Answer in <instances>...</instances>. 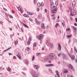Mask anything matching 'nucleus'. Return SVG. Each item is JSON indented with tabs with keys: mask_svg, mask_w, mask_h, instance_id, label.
I'll list each match as a JSON object with an SVG mask.
<instances>
[{
	"mask_svg": "<svg viewBox=\"0 0 77 77\" xmlns=\"http://www.w3.org/2000/svg\"><path fill=\"white\" fill-rule=\"evenodd\" d=\"M54 54L53 53H51L49 54L48 57H50V59L52 60L54 57Z\"/></svg>",
	"mask_w": 77,
	"mask_h": 77,
	"instance_id": "nucleus-1",
	"label": "nucleus"
},
{
	"mask_svg": "<svg viewBox=\"0 0 77 77\" xmlns=\"http://www.w3.org/2000/svg\"><path fill=\"white\" fill-rule=\"evenodd\" d=\"M60 7L61 8H62V4H60Z\"/></svg>",
	"mask_w": 77,
	"mask_h": 77,
	"instance_id": "nucleus-49",
	"label": "nucleus"
},
{
	"mask_svg": "<svg viewBox=\"0 0 77 77\" xmlns=\"http://www.w3.org/2000/svg\"><path fill=\"white\" fill-rule=\"evenodd\" d=\"M74 25H75V26H77V23H74Z\"/></svg>",
	"mask_w": 77,
	"mask_h": 77,
	"instance_id": "nucleus-58",
	"label": "nucleus"
},
{
	"mask_svg": "<svg viewBox=\"0 0 77 77\" xmlns=\"http://www.w3.org/2000/svg\"><path fill=\"white\" fill-rule=\"evenodd\" d=\"M55 17H53V20H55Z\"/></svg>",
	"mask_w": 77,
	"mask_h": 77,
	"instance_id": "nucleus-55",
	"label": "nucleus"
},
{
	"mask_svg": "<svg viewBox=\"0 0 77 77\" xmlns=\"http://www.w3.org/2000/svg\"><path fill=\"white\" fill-rule=\"evenodd\" d=\"M62 24L63 27H64L65 26L64 25V23H63V22H62Z\"/></svg>",
	"mask_w": 77,
	"mask_h": 77,
	"instance_id": "nucleus-42",
	"label": "nucleus"
},
{
	"mask_svg": "<svg viewBox=\"0 0 77 77\" xmlns=\"http://www.w3.org/2000/svg\"><path fill=\"white\" fill-rule=\"evenodd\" d=\"M37 5L39 7H40L41 6V4H40V3H38L37 4Z\"/></svg>",
	"mask_w": 77,
	"mask_h": 77,
	"instance_id": "nucleus-30",
	"label": "nucleus"
},
{
	"mask_svg": "<svg viewBox=\"0 0 77 77\" xmlns=\"http://www.w3.org/2000/svg\"><path fill=\"white\" fill-rule=\"evenodd\" d=\"M17 56L20 59H21V55L20 54V53H18L17 54Z\"/></svg>",
	"mask_w": 77,
	"mask_h": 77,
	"instance_id": "nucleus-10",
	"label": "nucleus"
},
{
	"mask_svg": "<svg viewBox=\"0 0 77 77\" xmlns=\"http://www.w3.org/2000/svg\"><path fill=\"white\" fill-rule=\"evenodd\" d=\"M75 20L76 22H77V18H75Z\"/></svg>",
	"mask_w": 77,
	"mask_h": 77,
	"instance_id": "nucleus-51",
	"label": "nucleus"
},
{
	"mask_svg": "<svg viewBox=\"0 0 77 77\" xmlns=\"http://www.w3.org/2000/svg\"><path fill=\"white\" fill-rule=\"evenodd\" d=\"M48 60V58H45L44 59V60Z\"/></svg>",
	"mask_w": 77,
	"mask_h": 77,
	"instance_id": "nucleus-40",
	"label": "nucleus"
},
{
	"mask_svg": "<svg viewBox=\"0 0 77 77\" xmlns=\"http://www.w3.org/2000/svg\"><path fill=\"white\" fill-rule=\"evenodd\" d=\"M58 49L59 50V51H61V46L60 45V44L58 43Z\"/></svg>",
	"mask_w": 77,
	"mask_h": 77,
	"instance_id": "nucleus-7",
	"label": "nucleus"
},
{
	"mask_svg": "<svg viewBox=\"0 0 77 77\" xmlns=\"http://www.w3.org/2000/svg\"><path fill=\"white\" fill-rule=\"evenodd\" d=\"M35 22H36V23H37V24H39V22H38L37 21H35Z\"/></svg>",
	"mask_w": 77,
	"mask_h": 77,
	"instance_id": "nucleus-44",
	"label": "nucleus"
},
{
	"mask_svg": "<svg viewBox=\"0 0 77 77\" xmlns=\"http://www.w3.org/2000/svg\"><path fill=\"white\" fill-rule=\"evenodd\" d=\"M51 16H52V17H53L54 16V14L51 15Z\"/></svg>",
	"mask_w": 77,
	"mask_h": 77,
	"instance_id": "nucleus-61",
	"label": "nucleus"
},
{
	"mask_svg": "<svg viewBox=\"0 0 77 77\" xmlns=\"http://www.w3.org/2000/svg\"><path fill=\"white\" fill-rule=\"evenodd\" d=\"M23 26H24L25 27H27V28H29V27L28 26H27V25H26V24H23Z\"/></svg>",
	"mask_w": 77,
	"mask_h": 77,
	"instance_id": "nucleus-24",
	"label": "nucleus"
},
{
	"mask_svg": "<svg viewBox=\"0 0 77 77\" xmlns=\"http://www.w3.org/2000/svg\"><path fill=\"white\" fill-rule=\"evenodd\" d=\"M75 1H73L72 3V8H74V7H75Z\"/></svg>",
	"mask_w": 77,
	"mask_h": 77,
	"instance_id": "nucleus-8",
	"label": "nucleus"
},
{
	"mask_svg": "<svg viewBox=\"0 0 77 77\" xmlns=\"http://www.w3.org/2000/svg\"><path fill=\"white\" fill-rule=\"evenodd\" d=\"M6 51H8L7 49L5 50H4V52H6Z\"/></svg>",
	"mask_w": 77,
	"mask_h": 77,
	"instance_id": "nucleus-50",
	"label": "nucleus"
},
{
	"mask_svg": "<svg viewBox=\"0 0 77 77\" xmlns=\"http://www.w3.org/2000/svg\"><path fill=\"white\" fill-rule=\"evenodd\" d=\"M39 67L36 66V65H35L34 66V68L36 69H38L39 68Z\"/></svg>",
	"mask_w": 77,
	"mask_h": 77,
	"instance_id": "nucleus-15",
	"label": "nucleus"
},
{
	"mask_svg": "<svg viewBox=\"0 0 77 77\" xmlns=\"http://www.w3.org/2000/svg\"><path fill=\"white\" fill-rule=\"evenodd\" d=\"M13 59H16V57H14Z\"/></svg>",
	"mask_w": 77,
	"mask_h": 77,
	"instance_id": "nucleus-56",
	"label": "nucleus"
},
{
	"mask_svg": "<svg viewBox=\"0 0 77 77\" xmlns=\"http://www.w3.org/2000/svg\"><path fill=\"white\" fill-rule=\"evenodd\" d=\"M35 60V56L34 55H33L32 56V60Z\"/></svg>",
	"mask_w": 77,
	"mask_h": 77,
	"instance_id": "nucleus-25",
	"label": "nucleus"
},
{
	"mask_svg": "<svg viewBox=\"0 0 77 77\" xmlns=\"http://www.w3.org/2000/svg\"><path fill=\"white\" fill-rule=\"evenodd\" d=\"M27 44H28V45H30V41H29L28 42Z\"/></svg>",
	"mask_w": 77,
	"mask_h": 77,
	"instance_id": "nucleus-35",
	"label": "nucleus"
},
{
	"mask_svg": "<svg viewBox=\"0 0 77 77\" xmlns=\"http://www.w3.org/2000/svg\"><path fill=\"white\" fill-rule=\"evenodd\" d=\"M71 36H72V35H67V37H68V38H70L71 37Z\"/></svg>",
	"mask_w": 77,
	"mask_h": 77,
	"instance_id": "nucleus-38",
	"label": "nucleus"
},
{
	"mask_svg": "<svg viewBox=\"0 0 77 77\" xmlns=\"http://www.w3.org/2000/svg\"><path fill=\"white\" fill-rule=\"evenodd\" d=\"M10 18H12V16L11 15H10Z\"/></svg>",
	"mask_w": 77,
	"mask_h": 77,
	"instance_id": "nucleus-64",
	"label": "nucleus"
},
{
	"mask_svg": "<svg viewBox=\"0 0 77 77\" xmlns=\"http://www.w3.org/2000/svg\"><path fill=\"white\" fill-rule=\"evenodd\" d=\"M41 27L42 29H45V26H44V24H42Z\"/></svg>",
	"mask_w": 77,
	"mask_h": 77,
	"instance_id": "nucleus-17",
	"label": "nucleus"
},
{
	"mask_svg": "<svg viewBox=\"0 0 77 77\" xmlns=\"http://www.w3.org/2000/svg\"><path fill=\"white\" fill-rule=\"evenodd\" d=\"M72 12H73V14H74V15H74H76V11H75V12L72 11Z\"/></svg>",
	"mask_w": 77,
	"mask_h": 77,
	"instance_id": "nucleus-32",
	"label": "nucleus"
},
{
	"mask_svg": "<svg viewBox=\"0 0 77 77\" xmlns=\"http://www.w3.org/2000/svg\"><path fill=\"white\" fill-rule=\"evenodd\" d=\"M27 14H29V15H32L33 14V13L30 12H28Z\"/></svg>",
	"mask_w": 77,
	"mask_h": 77,
	"instance_id": "nucleus-18",
	"label": "nucleus"
},
{
	"mask_svg": "<svg viewBox=\"0 0 77 77\" xmlns=\"http://www.w3.org/2000/svg\"><path fill=\"white\" fill-rule=\"evenodd\" d=\"M17 9L19 10V11H20V12H21L22 14H23V12L22 11V10H21V9L20 7H18Z\"/></svg>",
	"mask_w": 77,
	"mask_h": 77,
	"instance_id": "nucleus-12",
	"label": "nucleus"
},
{
	"mask_svg": "<svg viewBox=\"0 0 77 77\" xmlns=\"http://www.w3.org/2000/svg\"><path fill=\"white\" fill-rule=\"evenodd\" d=\"M55 5L56 6H57V5H58V2H57V1H56L55 2Z\"/></svg>",
	"mask_w": 77,
	"mask_h": 77,
	"instance_id": "nucleus-29",
	"label": "nucleus"
},
{
	"mask_svg": "<svg viewBox=\"0 0 77 77\" xmlns=\"http://www.w3.org/2000/svg\"><path fill=\"white\" fill-rule=\"evenodd\" d=\"M30 20L31 21H32V20L31 19H30Z\"/></svg>",
	"mask_w": 77,
	"mask_h": 77,
	"instance_id": "nucleus-62",
	"label": "nucleus"
},
{
	"mask_svg": "<svg viewBox=\"0 0 77 77\" xmlns=\"http://www.w3.org/2000/svg\"><path fill=\"white\" fill-rule=\"evenodd\" d=\"M11 47H10V48H8L7 50H9L10 49H11Z\"/></svg>",
	"mask_w": 77,
	"mask_h": 77,
	"instance_id": "nucleus-47",
	"label": "nucleus"
},
{
	"mask_svg": "<svg viewBox=\"0 0 77 77\" xmlns=\"http://www.w3.org/2000/svg\"><path fill=\"white\" fill-rule=\"evenodd\" d=\"M45 66L47 67H50V66H54V65L52 64H46L45 65Z\"/></svg>",
	"mask_w": 77,
	"mask_h": 77,
	"instance_id": "nucleus-6",
	"label": "nucleus"
},
{
	"mask_svg": "<svg viewBox=\"0 0 77 77\" xmlns=\"http://www.w3.org/2000/svg\"><path fill=\"white\" fill-rule=\"evenodd\" d=\"M36 43L35 42L33 44V46L34 47H35V46H36Z\"/></svg>",
	"mask_w": 77,
	"mask_h": 77,
	"instance_id": "nucleus-28",
	"label": "nucleus"
},
{
	"mask_svg": "<svg viewBox=\"0 0 77 77\" xmlns=\"http://www.w3.org/2000/svg\"><path fill=\"white\" fill-rule=\"evenodd\" d=\"M67 30H68V31H69L71 30V29L69 28H68V29H66V31H67Z\"/></svg>",
	"mask_w": 77,
	"mask_h": 77,
	"instance_id": "nucleus-33",
	"label": "nucleus"
},
{
	"mask_svg": "<svg viewBox=\"0 0 77 77\" xmlns=\"http://www.w3.org/2000/svg\"><path fill=\"white\" fill-rule=\"evenodd\" d=\"M72 27L73 28V29H74V30H75V32L77 31V29H76V28L74 26H72Z\"/></svg>",
	"mask_w": 77,
	"mask_h": 77,
	"instance_id": "nucleus-19",
	"label": "nucleus"
},
{
	"mask_svg": "<svg viewBox=\"0 0 77 77\" xmlns=\"http://www.w3.org/2000/svg\"><path fill=\"white\" fill-rule=\"evenodd\" d=\"M44 3L43 2L41 3V6L43 7L44 6Z\"/></svg>",
	"mask_w": 77,
	"mask_h": 77,
	"instance_id": "nucleus-26",
	"label": "nucleus"
},
{
	"mask_svg": "<svg viewBox=\"0 0 77 77\" xmlns=\"http://www.w3.org/2000/svg\"><path fill=\"white\" fill-rule=\"evenodd\" d=\"M25 17H29V15L26 14H25L23 15Z\"/></svg>",
	"mask_w": 77,
	"mask_h": 77,
	"instance_id": "nucleus-21",
	"label": "nucleus"
},
{
	"mask_svg": "<svg viewBox=\"0 0 77 77\" xmlns=\"http://www.w3.org/2000/svg\"><path fill=\"white\" fill-rule=\"evenodd\" d=\"M8 54H9V55H12V54L11 53H8Z\"/></svg>",
	"mask_w": 77,
	"mask_h": 77,
	"instance_id": "nucleus-53",
	"label": "nucleus"
},
{
	"mask_svg": "<svg viewBox=\"0 0 77 77\" xmlns=\"http://www.w3.org/2000/svg\"><path fill=\"white\" fill-rule=\"evenodd\" d=\"M17 43H18V41H16L14 42L15 44H17Z\"/></svg>",
	"mask_w": 77,
	"mask_h": 77,
	"instance_id": "nucleus-34",
	"label": "nucleus"
},
{
	"mask_svg": "<svg viewBox=\"0 0 77 77\" xmlns=\"http://www.w3.org/2000/svg\"><path fill=\"white\" fill-rule=\"evenodd\" d=\"M58 9L56 6H54V7L53 9L51 10V12H52V13H56V12H57V11Z\"/></svg>",
	"mask_w": 77,
	"mask_h": 77,
	"instance_id": "nucleus-2",
	"label": "nucleus"
},
{
	"mask_svg": "<svg viewBox=\"0 0 77 77\" xmlns=\"http://www.w3.org/2000/svg\"><path fill=\"white\" fill-rule=\"evenodd\" d=\"M49 72H50V73H52V72L51 71V70L50 69H49Z\"/></svg>",
	"mask_w": 77,
	"mask_h": 77,
	"instance_id": "nucleus-41",
	"label": "nucleus"
},
{
	"mask_svg": "<svg viewBox=\"0 0 77 77\" xmlns=\"http://www.w3.org/2000/svg\"><path fill=\"white\" fill-rule=\"evenodd\" d=\"M45 12L46 13L47 12V9H45Z\"/></svg>",
	"mask_w": 77,
	"mask_h": 77,
	"instance_id": "nucleus-45",
	"label": "nucleus"
},
{
	"mask_svg": "<svg viewBox=\"0 0 77 77\" xmlns=\"http://www.w3.org/2000/svg\"><path fill=\"white\" fill-rule=\"evenodd\" d=\"M34 4L36 3V0H34Z\"/></svg>",
	"mask_w": 77,
	"mask_h": 77,
	"instance_id": "nucleus-46",
	"label": "nucleus"
},
{
	"mask_svg": "<svg viewBox=\"0 0 77 77\" xmlns=\"http://www.w3.org/2000/svg\"><path fill=\"white\" fill-rule=\"evenodd\" d=\"M62 56L63 59H65L66 57V56L64 53L62 54Z\"/></svg>",
	"mask_w": 77,
	"mask_h": 77,
	"instance_id": "nucleus-11",
	"label": "nucleus"
},
{
	"mask_svg": "<svg viewBox=\"0 0 77 77\" xmlns=\"http://www.w3.org/2000/svg\"><path fill=\"white\" fill-rule=\"evenodd\" d=\"M56 72L57 73V75L58 77H60V76L59 75V72L57 70L56 71Z\"/></svg>",
	"mask_w": 77,
	"mask_h": 77,
	"instance_id": "nucleus-13",
	"label": "nucleus"
},
{
	"mask_svg": "<svg viewBox=\"0 0 77 77\" xmlns=\"http://www.w3.org/2000/svg\"><path fill=\"white\" fill-rule=\"evenodd\" d=\"M29 39L30 41H32V38L31 37V36H29Z\"/></svg>",
	"mask_w": 77,
	"mask_h": 77,
	"instance_id": "nucleus-31",
	"label": "nucleus"
},
{
	"mask_svg": "<svg viewBox=\"0 0 77 77\" xmlns=\"http://www.w3.org/2000/svg\"><path fill=\"white\" fill-rule=\"evenodd\" d=\"M68 68H70V69H72V70H74V69L72 67V65H71V64H69L68 65Z\"/></svg>",
	"mask_w": 77,
	"mask_h": 77,
	"instance_id": "nucleus-5",
	"label": "nucleus"
},
{
	"mask_svg": "<svg viewBox=\"0 0 77 77\" xmlns=\"http://www.w3.org/2000/svg\"><path fill=\"white\" fill-rule=\"evenodd\" d=\"M68 70H66V69H65L63 72V73L65 74V73H68Z\"/></svg>",
	"mask_w": 77,
	"mask_h": 77,
	"instance_id": "nucleus-14",
	"label": "nucleus"
},
{
	"mask_svg": "<svg viewBox=\"0 0 77 77\" xmlns=\"http://www.w3.org/2000/svg\"><path fill=\"white\" fill-rule=\"evenodd\" d=\"M21 30L22 31V32H23L24 31H23V29L22 28H21Z\"/></svg>",
	"mask_w": 77,
	"mask_h": 77,
	"instance_id": "nucleus-48",
	"label": "nucleus"
},
{
	"mask_svg": "<svg viewBox=\"0 0 77 77\" xmlns=\"http://www.w3.org/2000/svg\"><path fill=\"white\" fill-rule=\"evenodd\" d=\"M59 26V24L58 23H57L55 25V27H57V26Z\"/></svg>",
	"mask_w": 77,
	"mask_h": 77,
	"instance_id": "nucleus-27",
	"label": "nucleus"
},
{
	"mask_svg": "<svg viewBox=\"0 0 77 77\" xmlns=\"http://www.w3.org/2000/svg\"><path fill=\"white\" fill-rule=\"evenodd\" d=\"M8 71L9 72H11V68H10L9 67H8Z\"/></svg>",
	"mask_w": 77,
	"mask_h": 77,
	"instance_id": "nucleus-22",
	"label": "nucleus"
},
{
	"mask_svg": "<svg viewBox=\"0 0 77 77\" xmlns=\"http://www.w3.org/2000/svg\"><path fill=\"white\" fill-rule=\"evenodd\" d=\"M12 13H15V11H12Z\"/></svg>",
	"mask_w": 77,
	"mask_h": 77,
	"instance_id": "nucleus-59",
	"label": "nucleus"
},
{
	"mask_svg": "<svg viewBox=\"0 0 77 77\" xmlns=\"http://www.w3.org/2000/svg\"><path fill=\"white\" fill-rule=\"evenodd\" d=\"M72 60H74L75 59V56L74 55H72L70 57Z\"/></svg>",
	"mask_w": 77,
	"mask_h": 77,
	"instance_id": "nucleus-9",
	"label": "nucleus"
},
{
	"mask_svg": "<svg viewBox=\"0 0 77 77\" xmlns=\"http://www.w3.org/2000/svg\"><path fill=\"white\" fill-rule=\"evenodd\" d=\"M41 53H36V55L37 56H40Z\"/></svg>",
	"mask_w": 77,
	"mask_h": 77,
	"instance_id": "nucleus-23",
	"label": "nucleus"
},
{
	"mask_svg": "<svg viewBox=\"0 0 77 77\" xmlns=\"http://www.w3.org/2000/svg\"><path fill=\"white\" fill-rule=\"evenodd\" d=\"M73 12H76L75 10L74 9H73Z\"/></svg>",
	"mask_w": 77,
	"mask_h": 77,
	"instance_id": "nucleus-57",
	"label": "nucleus"
},
{
	"mask_svg": "<svg viewBox=\"0 0 77 77\" xmlns=\"http://www.w3.org/2000/svg\"><path fill=\"white\" fill-rule=\"evenodd\" d=\"M26 50L27 51H29L30 50V48H26Z\"/></svg>",
	"mask_w": 77,
	"mask_h": 77,
	"instance_id": "nucleus-36",
	"label": "nucleus"
},
{
	"mask_svg": "<svg viewBox=\"0 0 77 77\" xmlns=\"http://www.w3.org/2000/svg\"><path fill=\"white\" fill-rule=\"evenodd\" d=\"M44 50V48H42V50Z\"/></svg>",
	"mask_w": 77,
	"mask_h": 77,
	"instance_id": "nucleus-63",
	"label": "nucleus"
},
{
	"mask_svg": "<svg viewBox=\"0 0 77 77\" xmlns=\"http://www.w3.org/2000/svg\"><path fill=\"white\" fill-rule=\"evenodd\" d=\"M4 10H5V11H7V10L5 8H4Z\"/></svg>",
	"mask_w": 77,
	"mask_h": 77,
	"instance_id": "nucleus-52",
	"label": "nucleus"
},
{
	"mask_svg": "<svg viewBox=\"0 0 77 77\" xmlns=\"http://www.w3.org/2000/svg\"><path fill=\"white\" fill-rule=\"evenodd\" d=\"M40 18H41V16H40V15H39L38 16V19L39 20V19H40Z\"/></svg>",
	"mask_w": 77,
	"mask_h": 77,
	"instance_id": "nucleus-37",
	"label": "nucleus"
},
{
	"mask_svg": "<svg viewBox=\"0 0 77 77\" xmlns=\"http://www.w3.org/2000/svg\"><path fill=\"white\" fill-rule=\"evenodd\" d=\"M37 11L38 12V11H39V8H37Z\"/></svg>",
	"mask_w": 77,
	"mask_h": 77,
	"instance_id": "nucleus-43",
	"label": "nucleus"
},
{
	"mask_svg": "<svg viewBox=\"0 0 77 77\" xmlns=\"http://www.w3.org/2000/svg\"><path fill=\"white\" fill-rule=\"evenodd\" d=\"M44 35L43 34H40L39 35L38 39L39 41H42V37Z\"/></svg>",
	"mask_w": 77,
	"mask_h": 77,
	"instance_id": "nucleus-4",
	"label": "nucleus"
},
{
	"mask_svg": "<svg viewBox=\"0 0 77 77\" xmlns=\"http://www.w3.org/2000/svg\"><path fill=\"white\" fill-rule=\"evenodd\" d=\"M69 9L71 12V13L70 14V15L71 16V17H72V16H74V14H73V12L72 11V8L71 7H69Z\"/></svg>",
	"mask_w": 77,
	"mask_h": 77,
	"instance_id": "nucleus-3",
	"label": "nucleus"
},
{
	"mask_svg": "<svg viewBox=\"0 0 77 77\" xmlns=\"http://www.w3.org/2000/svg\"><path fill=\"white\" fill-rule=\"evenodd\" d=\"M47 45H49V43H47Z\"/></svg>",
	"mask_w": 77,
	"mask_h": 77,
	"instance_id": "nucleus-60",
	"label": "nucleus"
},
{
	"mask_svg": "<svg viewBox=\"0 0 77 77\" xmlns=\"http://www.w3.org/2000/svg\"><path fill=\"white\" fill-rule=\"evenodd\" d=\"M54 3L52 2L51 5V8H54Z\"/></svg>",
	"mask_w": 77,
	"mask_h": 77,
	"instance_id": "nucleus-16",
	"label": "nucleus"
},
{
	"mask_svg": "<svg viewBox=\"0 0 77 77\" xmlns=\"http://www.w3.org/2000/svg\"><path fill=\"white\" fill-rule=\"evenodd\" d=\"M48 63H51V61H48Z\"/></svg>",
	"mask_w": 77,
	"mask_h": 77,
	"instance_id": "nucleus-54",
	"label": "nucleus"
},
{
	"mask_svg": "<svg viewBox=\"0 0 77 77\" xmlns=\"http://www.w3.org/2000/svg\"><path fill=\"white\" fill-rule=\"evenodd\" d=\"M60 55H61V54H58V57H60Z\"/></svg>",
	"mask_w": 77,
	"mask_h": 77,
	"instance_id": "nucleus-39",
	"label": "nucleus"
},
{
	"mask_svg": "<svg viewBox=\"0 0 77 77\" xmlns=\"http://www.w3.org/2000/svg\"><path fill=\"white\" fill-rule=\"evenodd\" d=\"M33 75V77H38V75L35 73Z\"/></svg>",
	"mask_w": 77,
	"mask_h": 77,
	"instance_id": "nucleus-20",
	"label": "nucleus"
}]
</instances>
